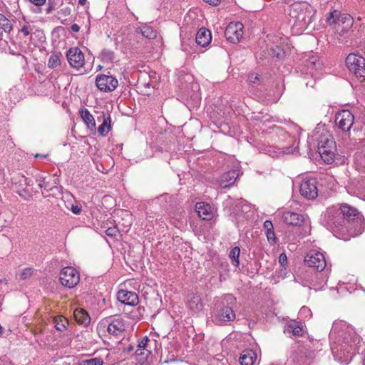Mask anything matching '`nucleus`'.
Masks as SVG:
<instances>
[{
	"label": "nucleus",
	"mask_w": 365,
	"mask_h": 365,
	"mask_svg": "<svg viewBox=\"0 0 365 365\" xmlns=\"http://www.w3.org/2000/svg\"><path fill=\"white\" fill-rule=\"evenodd\" d=\"M323 223L329 230L339 239L348 240L351 237H353L349 233L347 225L341 214L339 213V209L336 205L327 209L323 216Z\"/></svg>",
	"instance_id": "1"
},
{
	"label": "nucleus",
	"mask_w": 365,
	"mask_h": 365,
	"mask_svg": "<svg viewBox=\"0 0 365 365\" xmlns=\"http://www.w3.org/2000/svg\"><path fill=\"white\" fill-rule=\"evenodd\" d=\"M336 206L339 213L347 225L351 235L354 237L361 234L364 230V218L361 212L356 207L346 203Z\"/></svg>",
	"instance_id": "2"
},
{
	"label": "nucleus",
	"mask_w": 365,
	"mask_h": 365,
	"mask_svg": "<svg viewBox=\"0 0 365 365\" xmlns=\"http://www.w3.org/2000/svg\"><path fill=\"white\" fill-rule=\"evenodd\" d=\"M317 140V150L322 159L327 164L332 163L336 150L334 138L326 130L321 134Z\"/></svg>",
	"instance_id": "3"
},
{
	"label": "nucleus",
	"mask_w": 365,
	"mask_h": 365,
	"mask_svg": "<svg viewBox=\"0 0 365 365\" xmlns=\"http://www.w3.org/2000/svg\"><path fill=\"white\" fill-rule=\"evenodd\" d=\"M289 15L302 25H309L312 22L313 11L311 6L305 2H295L290 6Z\"/></svg>",
	"instance_id": "4"
},
{
	"label": "nucleus",
	"mask_w": 365,
	"mask_h": 365,
	"mask_svg": "<svg viewBox=\"0 0 365 365\" xmlns=\"http://www.w3.org/2000/svg\"><path fill=\"white\" fill-rule=\"evenodd\" d=\"M99 326L101 329L106 328L108 334L115 337L122 336L125 328V321L119 316L106 317L101 321Z\"/></svg>",
	"instance_id": "5"
},
{
	"label": "nucleus",
	"mask_w": 365,
	"mask_h": 365,
	"mask_svg": "<svg viewBox=\"0 0 365 365\" xmlns=\"http://www.w3.org/2000/svg\"><path fill=\"white\" fill-rule=\"evenodd\" d=\"M346 64L349 71L356 77L365 78V59L361 56L349 53L346 58Z\"/></svg>",
	"instance_id": "6"
},
{
	"label": "nucleus",
	"mask_w": 365,
	"mask_h": 365,
	"mask_svg": "<svg viewBox=\"0 0 365 365\" xmlns=\"http://www.w3.org/2000/svg\"><path fill=\"white\" fill-rule=\"evenodd\" d=\"M304 264L317 272L323 271L327 266V261L323 253L311 250L309 252L304 259Z\"/></svg>",
	"instance_id": "7"
},
{
	"label": "nucleus",
	"mask_w": 365,
	"mask_h": 365,
	"mask_svg": "<svg viewBox=\"0 0 365 365\" xmlns=\"http://www.w3.org/2000/svg\"><path fill=\"white\" fill-rule=\"evenodd\" d=\"M59 280L63 286L68 288H73L76 287L80 281L79 273L72 267H64L59 273Z\"/></svg>",
	"instance_id": "8"
},
{
	"label": "nucleus",
	"mask_w": 365,
	"mask_h": 365,
	"mask_svg": "<svg viewBox=\"0 0 365 365\" xmlns=\"http://www.w3.org/2000/svg\"><path fill=\"white\" fill-rule=\"evenodd\" d=\"M354 116L347 110L339 112L335 116L336 127L344 133L349 132L354 124Z\"/></svg>",
	"instance_id": "9"
},
{
	"label": "nucleus",
	"mask_w": 365,
	"mask_h": 365,
	"mask_svg": "<svg viewBox=\"0 0 365 365\" xmlns=\"http://www.w3.org/2000/svg\"><path fill=\"white\" fill-rule=\"evenodd\" d=\"M96 85L103 92H110L118 87V81L113 76L98 74L96 77Z\"/></svg>",
	"instance_id": "10"
},
{
	"label": "nucleus",
	"mask_w": 365,
	"mask_h": 365,
	"mask_svg": "<svg viewBox=\"0 0 365 365\" xmlns=\"http://www.w3.org/2000/svg\"><path fill=\"white\" fill-rule=\"evenodd\" d=\"M299 192L302 196L308 200L315 199L318 195L316 179L309 178L303 180L300 185Z\"/></svg>",
	"instance_id": "11"
},
{
	"label": "nucleus",
	"mask_w": 365,
	"mask_h": 365,
	"mask_svg": "<svg viewBox=\"0 0 365 365\" xmlns=\"http://www.w3.org/2000/svg\"><path fill=\"white\" fill-rule=\"evenodd\" d=\"M66 58L69 65L76 69L82 68L85 64L84 54L78 47H72L66 52Z\"/></svg>",
	"instance_id": "12"
},
{
	"label": "nucleus",
	"mask_w": 365,
	"mask_h": 365,
	"mask_svg": "<svg viewBox=\"0 0 365 365\" xmlns=\"http://www.w3.org/2000/svg\"><path fill=\"white\" fill-rule=\"evenodd\" d=\"M243 25L240 22H231L227 26L225 31V36L226 39L232 43L240 41L243 35Z\"/></svg>",
	"instance_id": "13"
},
{
	"label": "nucleus",
	"mask_w": 365,
	"mask_h": 365,
	"mask_svg": "<svg viewBox=\"0 0 365 365\" xmlns=\"http://www.w3.org/2000/svg\"><path fill=\"white\" fill-rule=\"evenodd\" d=\"M235 317V313L232 307L222 306L216 311L214 316V322L218 325H225L227 322H233Z\"/></svg>",
	"instance_id": "14"
},
{
	"label": "nucleus",
	"mask_w": 365,
	"mask_h": 365,
	"mask_svg": "<svg viewBox=\"0 0 365 365\" xmlns=\"http://www.w3.org/2000/svg\"><path fill=\"white\" fill-rule=\"evenodd\" d=\"M322 63L317 56L312 54L304 61L302 73L307 75L314 76V72L321 68Z\"/></svg>",
	"instance_id": "15"
},
{
	"label": "nucleus",
	"mask_w": 365,
	"mask_h": 365,
	"mask_svg": "<svg viewBox=\"0 0 365 365\" xmlns=\"http://www.w3.org/2000/svg\"><path fill=\"white\" fill-rule=\"evenodd\" d=\"M118 300L122 304L135 306L138 303V297L134 292L121 289L117 294Z\"/></svg>",
	"instance_id": "16"
},
{
	"label": "nucleus",
	"mask_w": 365,
	"mask_h": 365,
	"mask_svg": "<svg viewBox=\"0 0 365 365\" xmlns=\"http://www.w3.org/2000/svg\"><path fill=\"white\" fill-rule=\"evenodd\" d=\"M352 21V19L350 16H341L340 12L336 10L330 12L327 18V22L329 24H339L340 22L343 24L346 23V28H349V26H351Z\"/></svg>",
	"instance_id": "17"
},
{
	"label": "nucleus",
	"mask_w": 365,
	"mask_h": 365,
	"mask_svg": "<svg viewBox=\"0 0 365 365\" xmlns=\"http://www.w3.org/2000/svg\"><path fill=\"white\" fill-rule=\"evenodd\" d=\"M195 210L203 220H211L214 217L212 207L205 202H199L195 205Z\"/></svg>",
	"instance_id": "18"
},
{
	"label": "nucleus",
	"mask_w": 365,
	"mask_h": 365,
	"mask_svg": "<svg viewBox=\"0 0 365 365\" xmlns=\"http://www.w3.org/2000/svg\"><path fill=\"white\" fill-rule=\"evenodd\" d=\"M284 223L292 226H301L304 221V216L294 212H284L282 215Z\"/></svg>",
	"instance_id": "19"
},
{
	"label": "nucleus",
	"mask_w": 365,
	"mask_h": 365,
	"mask_svg": "<svg viewBox=\"0 0 365 365\" xmlns=\"http://www.w3.org/2000/svg\"><path fill=\"white\" fill-rule=\"evenodd\" d=\"M237 177L238 173L235 170H230L223 173L219 180L220 186L223 188L230 187L235 183Z\"/></svg>",
	"instance_id": "20"
},
{
	"label": "nucleus",
	"mask_w": 365,
	"mask_h": 365,
	"mask_svg": "<svg viewBox=\"0 0 365 365\" xmlns=\"http://www.w3.org/2000/svg\"><path fill=\"white\" fill-rule=\"evenodd\" d=\"M212 40V35L210 30L205 27L199 29L196 34L195 42L202 47L209 45Z\"/></svg>",
	"instance_id": "21"
},
{
	"label": "nucleus",
	"mask_w": 365,
	"mask_h": 365,
	"mask_svg": "<svg viewBox=\"0 0 365 365\" xmlns=\"http://www.w3.org/2000/svg\"><path fill=\"white\" fill-rule=\"evenodd\" d=\"M315 354L313 351L309 352H296L293 356V361L296 365H309Z\"/></svg>",
	"instance_id": "22"
},
{
	"label": "nucleus",
	"mask_w": 365,
	"mask_h": 365,
	"mask_svg": "<svg viewBox=\"0 0 365 365\" xmlns=\"http://www.w3.org/2000/svg\"><path fill=\"white\" fill-rule=\"evenodd\" d=\"M257 361V354L252 349H245L241 354L239 361L241 365H254Z\"/></svg>",
	"instance_id": "23"
},
{
	"label": "nucleus",
	"mask_w": 365,
	"mask_h": 365,
	"mask_svg": "<svg viewBox=\"0 0 365 365\" xmlns=\"http://www.w3.org/2000/svg\"><path fill=\"white\" fill-rule=\"evenodd\" d=\"M187 307L194 313H197L202 310L203 304L200 297L197 294H190L187 299Z\"/></svg>",
	"instance_id": "24"
},
{
	"label": "nucleus",
	"mask_w": 365,
	"mask_h": 365,
	"mask_svg": "<svg viewBox=\"0 0 365 365\" xmlns=\"http://www.w3.org/2000/svg\"><path fill=\"white\" fill-rule=\"evenodd\" d=\"M74 317L76 320V322L78 324H83V325H88L91 322V318L88 314V312L84 310L83 309H76L74 311Z\"/></svg>",
	"instance_id": "25"
},
{
	"label": "nucleus",
	"mask_w": 365,
	"mask_h": 365,
	"mask_svg": "<svg viewBox=\"0 0 365 365\" xmlns=\"http://www.w3.org/2000/svg\"><path fill=\"white\" fill-rule=\"evenodd\" d=\"M291 329L292 334L297 336H302L304 333V326L301 322L291 321L287 325V330Z\"/></svg>",
	"instance_id": "26"
},
{
	"label": "nucleus",
	"mask_w": 365,
	"mask_h": 365,
	"mask_svg": "<svg viewBox=\"0 0 365 365\" xmlns=\"http://www.w3.org/2000/svg\"><path fill=\"white\" fill-rule=\"evenodd\" d=\"M81 116L84 123L87 125L88 128H90L91 130L96 128L95 119L92 114L90 113L88 109H82L81 110Z\"/></svg>",
	"instance_id": "27"
},
{
	"label": "nucleus",
	"mask_w": 365,
	"mask_h": 365,
	"mask_svg": "<svg viewBox=\"0 0 365 365\" xmlns=\"http://www.w3.org/2000/svg\"><path fill=\"white\" fill-rule=\"evenodd\" d=\"M52 322L56 329L59 331H65L69 324L68 320L63 316L54 317L52 319Z\"/></svg>",
	"instance_id": "28"
},
{
	"label": "nucleus",
	"mask_w": 365,
	"mask_h": 365,
	"mask_svg": "<svg viewBox=\"0 0 365 365\" xmlns=\"http://www.w3.org/2000/svg\"><path fill=\"white\" fill-rule=\"evenodd\" d=\"M103 123L102 124L98 127V132L99 134H101L102 136H106L110 128V115H106L103 113Z\"/></svg>",
	"instance_id": "29"
},
{
	"label": "nucleus",
	"mask_w": 365,
	"mask_h": 365,
	"mask_svg": "<svg viewBox=\"0 0 365 365\" xmlns=\"http://www.w3.org/2000/svg\"><path fill=\"white\" fill-rule=\"evenodd\" d=\"M100 58L104 63H112L115 59V53L109 49H103L101 52Z\"/></svg>",
	"instance_id": "30"
},
{
	"label": "nucleus",
	"mask_w": 365,
	"mask_h": 365,
	"mask_svg": "<svg viewBox=\"0 0 365 365\" xmlns=\"http://www.w3.org/2000/svg\"><path fill=\"white\" fill-rule=\"evenodd\" d=\"M240 254V249L239 247H233L230 252V258L232 260V264L235 267H238L240 264L239 257Z\"/></svg>",
	"instance_id": "31"
},
{
	"label": "nucleus",
	"mask_w": 365,
	"mask_h": 365,
	"mask_svg": "<svg viewBox=\"0 0 365 365\" xmlns=\"http://www.w3.org/2000/svg\"><path fill=\"white\" fill-rule=\"evenodd\" d=\"M0 28L5 32H10L12 29V24L4 14H0Z\"/></svg>",
	"instance_id": "32"
},
{
	"label": "nucleus",
	"mask_w": 365,
	"mask_h": 365,
	"mask_svg": "<svg viewBox=\"0 0 365 365\" xmlns=\"http://www.w3.org/2000/svg\"><path fill=\"white\" fill-rule=\"evenodd\" d=\"M140 31L142 35L148 39H153L157 36L156 31L148 26H142Z\"/></svg>",
	"instance_id": "33"
},
{
	"label": "nucleus",
	"mask_w": 365,
	"mask_h": 365,
	"mask_svg": "<svg viewBox=\"0 0 365 365\" xmlns=\"http://www.w3.org/2000/svg\"><path fill=\"white\" fill-rule=\"evenodd\" d=\"M60 65L59 56L57 53H52L48 61V66L50 68H56Z\"/></svg>",
	"instance_id": "34"
},
{
	"label": "nucleus",
	"mask_w": 365,
	"mask_h": 365,
	"mask_svg": "<svg viewBox=\"0 0 365 365\" xmlns=\"http://www.w3.org/2000/svg\"><path fill=\"white\" fill-rule=\"evenodd\" d=\"M63 4L62 0H48V6L46 9V12L47 14H51L53 11H54L58 6H60Z\"/></svg>",
	"instance_id": "35"
},
{
	"label": "nucleus",
	"mask_w": 365,
	"mask_h": 365,
	"mask_svg": "<svg viewBox=\"0 0 365 365\" xmlns=\"http://www.w3.org/2000/svg\"><path fill=\"white\" fill-rule=\"evenodd\" d=\"M150 340L148 338V336H145L141 339L138 341V350H141L140 349H144L145 351L150 350Z\"/></svg>",
	"instance_id": "36"
},
{
	"label": "nucleus",
	"mask_w": 365,
	"mask_h": 365,
	"mask_svg": "<svg viewBox=\"0 0 365 365\" xmlns=\"http://www.w3.org/2000/svg\"><path fill=\"white\" fill-rule=\"evenodd\" d=\"M141 350H138V347H137V349H135V353L136 354L137 356L139 357L138 360L139 361H145L147 359L148 356L151 354V351L150 350H147L145 351V349H140Z\"/></svg>",
	"instance_id": "37"
},
{
	"label": "nucleus",
	"mask_w": 365,
	"mask_h": 365,
	"mask_svg": "<svg viewBox=\"0 0 365 365\" xmlns=\"http://www.w3.org/2000/svg\"><path fill=\"white\" fill-rule=\"evenodd\" d=\"M103 361L101 358H92L90 359L83 360L81 361V365H103Z\"/></svg>",
	"instance_id": "38"
},
{
	"label": "nucleus",
	"mask_w": 365,
	"mask_h": 365,
	"mask_svg": "<svg viewBox=\"0 0 365 365\" xmlns=\"http://www.w3.org/2000/svg\"><path fill=\"white\" fill-rule=\"evenodd\" d=\"M356 190L361 198L365 200V179L361 180L356 185Z\"/></svg>",
	"instance_id": "39"
},
{
	"label": "nucleus",
	"mask_w": 365,
	"mask_h": 365,
	"mask_svg": "<svg viewBox=\"0 0 365 365\" xmlns=\"http://www.w3.org/2000/svg\"><path fill=\"white\" fill-rule=\"evenodd\" d=\"M284 53L282 52L279 46L272 48L271 49V55L272 57H276L277 58L280 59L284 56Z\"/></svg>",
	"instance_id": "40"
},
{
	"label": "nucleus",
	"mask_w": 365,
	"mask_h": 365,
	"mask_svg": "<svg viewBox=\"0 0 365 365\" xmlns=\"http://www.w3.org/2000/svg\"><path fill=\"white\" fill-rule=\"evenodd\" d=\"M33 274V269L27 267L24 269L20 273L21 279H26L29 278Z\"/></svg>",
	"instance_id": "41"
},
{
	"label": "nucleus",
	"mask_w": 365,
	"mask_h": 365,
	"mask_svg": "<svg viewBox=\"0 0 365 365\" xmlns=\"http://www.w3.org/2000/svg\"><path fill=\"white\" fill-rule=\"evenodd\" d=\"M266 236H267L268 242L271 245H274L277 243V238L275 237V233H274V230H271V231L266 232Z\"/></svg>",
	"instance_id": "42"
},
{
	"label": "nucleus",
	"mask_w": 365,
	"mask_h": 365,
	"mask_svg": "<svg viewBox=\"0 0 365 365\" xmlns=\"http://www.w3.org/2000/svg\"><path fill=\"white\" fill-rule=\"evenodd\" d=\"M17 193L19 195L20 197L26 200H29L31 197V195L29 194L28 190L24 188L17 190Z\"/></svg>",
	"instance_id": "43"
},
{
	"label": "nucleus",
	"mask_w": 365,
	"mask_h": 365,
	"mask_svg": "<svg viewBox=\"0 0 365 365\" xmlns=\"http://www.w3.org/2000/svg\"><path fill=\"white\" fill-rule=\"evenodd\" d=\"M38 185L40 188H45L46 190H48V183L46 182L45 179L42 177H39L37 179Z\"/></svg>",
	"instance_id": "44"
},
{
	"label": "nucleus",
	"mask_w": 365,
	"mask_h": 365,
	"mask_svg": "<svg viewBox=\"0 0 365 365\" xmlns=\"http://www.w3.org/2000/svg\"><path fill=\"white\" fill-rule=\"evenodd\" d=\"M263 226H264V228L266 230V232L271 231V230H274L273 224H272V221H270V220H266L264 222Z\"/></svg>",
	"instance_id": "45"
},
{
	"label": "nucleus",
	"mask_w": 365,
	"mask_h": 365,
	"mask_svg": "<svg viewBox=\"0 0 365 365\" xmlns=\"http://www.w3.org/2000/svg\"><path fill=\"white\" fill-rule=\"evenodd\" d=\"M279 262L282 266H284L287 262V257L285 253H281L279 257Z\"/></svg>",
	"instance_id": "46"
},
{
	"label": "nucleus",
	"mask_w": 365,
	"mask_h": 365,
	"mask_svg": "<svg viewBox=\"0 0 365 365\" xmlns=\"http://www.w3.org/2000/svg\"><path fill=\"white\" fill-rule=\"evenodd\" d=\"M31 31V28L29 26L24 25L21 29V32L24 34V36L29 35Z\"/></svg>",
	"instance_id": "47"
},
{
	"label": "nucleus",
	"mask_w": 365,
	"mask_h": 365,
	"mask_svg": "<svg viewBox=\"0 0 365 365\" xmlns=\"http://www.w3.org/2000/svg\"><path fill=\"white\" fill-rule=\"evenodd\" d=\"M248 79L250 82L255 83L259 80V76L257 73H251L249 76Z\"/></svg>",
	"instance_id": "48"
},
{
	"label": "nucleus",
	"mask_w": 365,
	"mask_h": 365,
	"mask_svg": "<svg viewBox=\"0 0 365 365\" xmlns=\"http://www.w3.org/2000/svg\"><path fill=\"white\" fill-rule=\"evenodd\" d=\"M71 210L73 213L78 215L81 212V206L78 205H72Z\"/></svg>",
	"instance_id": "49"
},
{
	"label": "nucleus",
	"mask_w": 365,
	"mask_h": 365,
	"mask_svg": "<svg viewBox=\"0 0 365 365\" xmlns=\"http://www.w3.org/2000/svg\"><path fill=\"white\" fill-rule=\"evenodd\" d=\"M30 3L36 6H41L45 4L46 0H29Z\"/></svg>",
	"instance_id": "50"
},
{
	"label": "nucleus",
	"mask_w": 365,
	"mask_h": 365,
	"mask_svg": "<svg viewBox=\"0 0 365 365\" xmlns=\"http://www.w3.org/2000/svg\"><path fill=\"white\" fill-rule=\"evenodd\" d=\"M21 181H23L26 186H32L33 185V180L31 179L27 178L24 176L21 177V180H20V182H21Z\"/></svg>",
	"instance_id": "51"
},
{
	"label": "nucleus",
	"mask_w": 365,
	"mask_h": 365,
	"mask_svg": "<svg viewBox=\"0 0 365 365\" xmlns=\"http://www.w3.org/2000/svg\"><path fill=\"white\" fill-rule=\"evenodd\" d=\"M138 86L139 88H150V83L149 82H144V81H139L138 82Z\"/></svg>",
	"instance_id": "52"
},
{
	"label": "nucleus",
	"mask_w": 365,
	"mask_h": 365,
	"mask_svg": "<svg viewBox=\"0 0 365 365\" xmlns=\"http://www.w3.org/2000/svg\"><path fill=\"white\" fill-rule=\"evenodd\" d=\"M203 1L212 6H217L220 2V0H203Z\"/></svg>",
	"instance_id": "53"
},
{
	"label": "nucleus",
	"mask_w": 365,
	"mask_h": 365,
	"mask_svg": "<svg viewBox=\"0 0 365 365\" xmlns=\"http://www.w3.org/2000/svg\"><path fill=\"white\" fill-rule=\"evenodd\" d=\"M115 233H116V230H115V228H108L106 230V234L109 236H115Z\"/></svg>",
	"instance_id": "54"
},
{
	"label": "nucleus",
	"mask_w": 365,
	"mask_h": 365,
	"mask_svg": "<svg viewBox=\"0 0 365 365\" xmlns=\"http://www.w3.org/2000/svg\"><path fill=\"white\" fill-rule=\"evenodd\" d=\"M71 29L73 32H78L80 31V26L76 24H73L71 25Z\"/></svg>",
	"instance_id": "55"
},
{
	"label": "nucleus",
	"mask_w": 365,
	"mask_h": 365,
	"mask_svg": "<svg viewBox=\"0 0 365 365\" xmlns=\"http://www.w3.org/2000/svg\"><path fill=\"white\" fill-rule=\"evenodd\" d=\"M87 0H78L80 5L84 6L86 4Z\"/></svg>",
	"instance_id": "56"
},
{
	"label": "nucleus",
	"mask_w": 365,
	"mask_h": 365,
	"mask_svg": "<svg viewBox=\"0 0 365 365\" xmlns=\"http://www.w3.org/2000/svg\"><path fill=\"white\" fill-rule=\"evenodd\" d=\"M307 312H310V310H309V309H308L307 307H302V308L301 309V310H300L301 313H302V312H307Z\"/></svg>",
	"instance_id": "57"
},
{
	"label": "nucleus",
	"mask_w": 365,
	"mask_h": 365,
	"mask_svg": "<svg viewBox=\"0 0 365 365\" xmlns=\"http://www.w3.org/2000/svg\"><path fill=\"white\" fill-rule=\"evenodd\" d=\"M128 351H133L134 350V348L133 346H130L128 348Z\"/></svg>",
	"instance_id": "58"
},
{
	"label": "nucleus",
	"mask_w": 365,
	"mask_h": 365,
	"mask_svg": "<svg viewBox=\"0 0 365 365\" xmlns=\"http://www.w3.org/2000/svg\"><path fill=\"white\" fill-rule=\"evenodd\" d=\"M142 91H143V92H144V94H145V95H149V94H150V93H149L148 91H143V90H142Z\"/></svg>",
	"instance_id": "59"
},
{
	"label": "nucleus",
	"mask_w": 365,
	"mask_h": 365,
	"mask_svg": "<svg viewBox=\"0 0 365 365\" xmlns=\"http://www.w3.org/2000/svg\"><path fill=\"white\" fill-rule=\"evenodd\" d=\"M1 334H2V327H1V326L0 325V335H1Z\"/></svg>",
	"instance_id": "60"
},
{
	"label": "nucleus",
	"mask_w": 365,
	"mask_h": 365,
	"mask_svg": "<svg viewBox=\"0 0 365 365\" xmlns=\"http://www.w3.org/2000/svg\"><path fill=\"white\" fill-rule=\"evenodd\" d=\"M39 156H40V155H39V154H36V155H35V157H36V158H38V157H39Z\"/></svg>",
	"instance_id": "61"
},
{
	"label": "nucleus",
	"mask_w": 365,
	"mask_h": 365,
	"mask_svg": "<svg viewBox=\"0 0 365 365\" xmlns=\"http://www.w3.org/2000/svg\"><path fill=\"white\" fill-rule=\"evenodd\" d=\"M41 157L43 158H46L47 157V155H41Z\"/></svg>",
	"instance_id": "62"
},
{
	"label": "nucleus",
	"mask_w": 365,
	"mask_h": 365,
	"mask_svg": "<svg viewBox=\"0 0 365 365\" xmlns=\"http://www.w3.org/2000/svg\"><path fill=\"white\" fill-rule=\"evenodd\" d=\"M98 68L101 69L102 68V66H98Z\"/></svg>",
	"instance_id": "63"
}]
</instances>
